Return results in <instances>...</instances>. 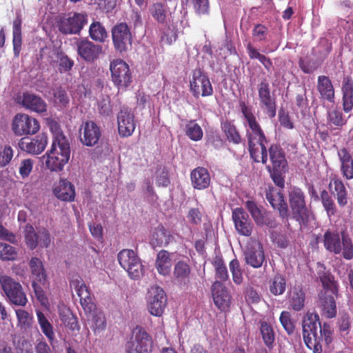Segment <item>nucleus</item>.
<instances>
[{"mask_svg": "<svg viewBox=\"0 0 353 353\" xmlns=\"http://www.w3.org/2000/svg\"><path fill=\"white\" fill-rule=\"evenodd\" d=\"M239 106L245 120V124L248 126L246 137L250 157L256 163L266 164L268 160L266 145L268 141L265 132L252 112V108L244 101H241Z\"/></svg>", "mask_w": 353, "mask_h": 353, "instance_id": "nucleus-1", "label": "nucleus"}, {"mask_svg": "<svg viewBox=\"0 0 353 353\" xmlns=\"http://www.w3.org/2000/svg\"><path fill=\"white\" fill-rule=\"evenodd\" d=\"M303 340L313 353H322L324 347L332 342L333 330L327 323L320 322L316 313H307L302 323Z\"/></svg>", "mask_w": 353, "mask_h": 353, "instance_id": "nucleus-2", "label": "nucleus"}, {"mask_svg": "<svg viewBox=\"0 0 353 353\" xmlns=\"http://www.w3.org/2000/svg\"><path fill=\"white\" fill-rule=\"evenodd\" d=\"M70 157V146L63 134L55 136L50 150L46 153V165L51 171H61Z\"/></svg>", "mask_w": 353, "mask_h": 353, "instance_id": "nucleus-3", "label": "nucleus"}, {"mask_svg": "<svg viewBox=\"0 0 353 353\" xmlns=\"http://www.w3.org/2000/svg\"><path fill=\"white\" fill-rule=\"evenodd\" d=\"M271 165L266 166L274 184L280 188L285 186V174L288 171V161L285 152L279 144L272 143L267 150Z\"/></svg>", "mask_w": 353, "mask_h": 353, "instance_id": "nucleus-4", "label": "nucleus"}, {"mask_svg": "<svg viewBox=\"0 0 353 353\" xmlns=\"http://www.w3.org/2000/svg\"><path fill=\"white\" fill-rule=\"evenodd\" d=\"M288 200L292 217L300 224H305L308 221L309 211L304 192L300 188L292 187L288 192Z\"/></svg>", "mask_w": 353, "mask_h": 353, "instance_id": "nucleus-5", "label": "nucleus"}, {"mask_svg": "<svg viewBox=\"0 0 353 353\" xmlns=\"http://www.w3.org/2000/svg\"><path fill=\"white\" fill-rule=\"evenodd\" d=\"M120 265L128 272L129 276L139 279L143 274V265L134 250L123 249L117 255Z\"/></svg>", "mask_w": 353, "mask_h": 353, "instance_id": "nucleus-6", "label": "nucleus"}, {"mask_svg": "<svg viewBox=\"0 0 353 353\" xmlns=\"http://www.w3.org/2000/svg\"><path fill=\"white\" fill-rule=\"evenodd\" d=\"M153 345L151 335L142 327L137 326L130 341L125 346L127 353H150Z\"/></svg>", "mask_w": 353, "mask_h": 353, "instance_id": "nucleus-7", "label": "nucleus"}, {"mask_svg": "<svg viewBox=\"0 0 353 353\" xmlns=\"http://www.w3.org/2000/svg\"><path fill=\"white\" fill-rule=\"evenodd\" d=\"M25 243L28 248L34 250L37 246L48 248L51 243V236L49 230L43 227L37 228L31 224H26L24 228Z\"/></svg>", "mask_w": 353, "mask_h": 353, "instance_id": "nucleus-8", "label": "nucleus"}, {"mask_svg": "<svg viewBox=\"0 0 353 353\" xmlns=\"http://www.w3.org/2000/svg\"><path fill=\"white\" fill-rule=\"evenodd\" d=\"M111 79L113 84L119 89H126L132 83V75L128 64L122 59L111 61L110 65Z\"/></svg>", "mask_w": 353, "mask_h": 353, "instance_id": "nucleus-9", "label": "nucleus"}, {"mask_svg": "<svg viewBox=\"0 0 353 353\" xmlns=\"http://www.w3.org/2000/svg\"><path fill=\"white\" fill-rule=\"evenodd\" d=\"M11 129L16 136L33 135L38 132L40 124L37 119L25 113H17L12 119Z\"/></svg>", "mask_w": 353, "mask_h": 353, "instance_id": "nucleus-10", "label": "nucleus"}, {"mask_svg": "<svg viewBox=\"0 0 353 353\" xmlns=\"http://www.w3.org/2000/svg\"><path fill=\"white\" fill-rule=\"evenodd\" d=\"M1 288L9 301L17 305L23 306L28 300L21 285L7 275H0Z\"/></svg>", "mask_w": 353, "mask_h": 353, "instance_id": "nucleus-11", "label": "nucleus"}, {"mask_svg": "<svg viewBox=\"0 0 353 353\" xmlns=\"http://www.w3.org/2000/svg\"><path fill=\"white\" fill-rule=\"evenodd\" d=\"M113 46L121 54L127 52L131 48L132 35L126 23H117L111 30Z\"/></svg>", "mask_w": 353, "mask_h": 353, "instance_id": "nucleus-12", "label": "nucleus"}, {"mask_svg": "<svg viewBox=\"0 0 353 353\" xmlns=\"http://www.w3.org/2000/svg\"><path fill=\"white\" fill-rule=\"evenodd\" d=\"M190 90L196 99L212 95L213 88L209 77L201 68H196L192 71V77L190 81Z\"/></svg>", "mask_w": 353, "mask_h": 353, "instance_id": "nucleus-13", "label": "nucleus"}, {"mask_svg": "<svg viewBox=\"0 0 353 353\" xmlns=\"http://www.w3.org/2000/svg\"><path fill=\"white\" fill-rule=\"evenodd\" d=\"M259 104L265 109V114L270 118H274L276 114V98L271 93L270 84L266 79H263L257 85Z\"/></svg>", "mask_w": 353, "mask_h": 353, "instance_id": "nucleus-14", "label": "nucleus"}, {"mask_svg": "<svg viewBox=\"0 0 353 353\" xmlns=\"http://www.w3.org/2000/svg\"><path fill=\"white\" fill-rule=\"evenodd\" d=\"M167 303L164 290L160 287L151 288L148 292L147 304L150 313L155 316H161Z\"/></svg>", "mask_w": 353, "mask_h": 353, "instance_id": "nucleus-15", "label": "nucleus"}, {"mask_svg": "<svg viewBox=\"0 0 353 353\" xmlns=\"http://www.w3.org/2000/svg\"><path fill=\"white\" fill-rule=\"evenodd\" d=\"M134 114L128 107L123 106L117 114L118 133L121 137H130L134 132L136 124Z\"/></svg>", "mask_w": 353, "mask_h": 353, "instance_id": "nucleus-16", "label": "nucleus"}, {"mask_svg": "<svg viewBox=\"0 0 353 353\" xmlns=\"http://www.w3.org/2000/svg\"><path fill=\"white\" fill-rule=\"evenodd\" d=\"M265 198L272 207L278 210L281 220L288 221L290 216L289 209L281 190H277L273 186H268L266 190Z\"/></svg>", "mask_w": 353, "mask_h": 353, "instance_id": "nucleus-17", "label": "nucleus"}, {"mask_svg": "<svg viewBox=\"0 0 353 353\" xmlns=\"http://www.w3.org/2000/svg\"><path fill=\"white\" fill-rule=\"evenodd\" d=\"M75 45L78 55L88 63H93L103 53L101 45L95 44L88 39H79Z\"/></svg>", "mask_w": 353, "mask_h": 353, "instance_id": "nucleus-18", "label": "nucleus"}, {"mask_svg": "<svg viewBox=\"0 0 353 353\" xmlns=\"http://www.w3.org/2000/svg\"><path fill=\"white\" fill-rule=\"evenodd\" d=\"M86 23V14L75 12L72 17L61 19L58 23V28L64 34H79Z\"/></svg>", "mask_w": 353, "mask_h": 353, "instance_id": "nucleus-19", "label": "nucleus"}, {"mask_svg": "<svg viewBox=\"0 0 353 353\" xmlns=\"http://www.w3.org/2000/svg\"><path fill=\"white\" fill-rule=\"evenodd\" d=\"M47 144L48 137L45 133L39 134L34 138L23 137L18 143L21 150L33 155H37L43 152Z\"/></svg>", "mask_w": 353, "mask_h": 353, "instance_id": "nucleus-20", "label": "nucleus"}, {"mask_svg": "<svg viewBox=\"0 0 353 353\" xmlns=\"http://www.w3.org/2000/svg\"><path fill=\"white\" fill-rule=\"evenodd\" d=\"M232 218L238 233L242 236H250L253 230V224L248 214L243 208H236L232 210Z\"/></svg>", "mask_w": 353, "mask_h": 353, "instance_id": "nucleus-21", "label": "nucleus"}, {"mask_svg": "<svg viewBox=\"0 0 353 353\" xmlns=\"http://www.w3.org/2000/svg\"><path fill=\"white\" fill-rule=\"evenodd\" d=\"M212 294L215 305L221 311H227L230 306L231 296L226 287L219 281L212 285Z\"/></svg>", "mask_w": 353, "mask_h": 353, "instance_id": "nucleus-22", "label": "nucleus"}, {"mask_svg": "<svg viewBox=\"0 0 353 353\" xmlns=\"http://www.w3.org/2000/svg\"><path fill=\"white\" fill-rule=\"evenodd\" d=\"M81 133V143L88 147L96 145L101 137V131L100 128L92 121L85 122L82 127Z\"/></svg>", "mask_w": 353, "mask_h": 353, "instance_id": "nucleus-23", "label": "nucleus"}, {"mask_svg": "<svg viewBox=\"0 0 353 353\" xmlns=\"http://www.w3.org/2000/svg\"><path fill=\"white\" fill-rule=\"evenodd\" d=\"M245 260L248 265L254 268L262 266L265 261V254L261 243H256L248 247L244 252Z\"/></svg>", "mask_w": 353, "mask_h": 353, "instance_id": "nucleus-24", "label": "nucleus"}, {"mask_svg": "<svg viewBox=\"0 0 353 353\" xmlns=\"http://www.w3.org/2000/svg\"><path fill=\"white\" fill-rule=\"evenodd\" d=\"M334 294L320 292L317 301V305L320 308L321 314L326 318L332 319L336 316L337 310Z\"/></svg>", "mask_w": 353, "mask_h": 353, "instance_id": "nucleus-25", "label": "nucleus"}, {"mask_svg": "<svg viewBox=\"0 0 353 353\" xmlns=\"http://www.w3.org/2000/svg\"><path fill=\"white\" fill-rule=\"evenodd\" d=\"M21 105L32 112L42 114L47 111V103L39 96L29 92H24L22 95Z\"/></svg>", "mask_w": 353, "mask_h": 353, "instance_id": "nucleus-26", "label": "nucleus"}, {"mask_svg": "<svg viewBox=\"0 0 353 353\" xmlns=\"http://www.w3.org/2000/svg\"><path fill=\"white\" fill-rule=\"evenodd\" d=\"M172 240L173 236L171 232L162 224H159L154 228L150 243L153 247H166Z\"/></svg>", "mask_w": 353, "mask_h": 353, "instance_id": "nucleus-27", "label": "nucleus"}, {"mask_svg": "<svg viewBox=\"0 0 353 353\" xmlns=\"http://www.w3.org/2000/svg\"><path fill=\"white\" fill-rule=\"evenodd\" d=\"M192 185L196 190H204L210 184L211 178L208 170L203 167H197L190 173Z\"/></svg>", "mask_w": 353, "mask_h": 353, "instance_id": "nucleus-28", "label": "nucleus"}, {"mask_svg": "<svg viewBox=\"0 0 353 353\" xmlns=\"http://www.w3.org/2000/svg\"><path fill=\"white\" fill-rule=\"evenodd\" d=\"M341 92L343 110L348 113L353 110V80L350 76L343 78Z\"/></svg>", "mask_w": 353, "mask_h": 353, "instance_id": "nucleus-29", "label": "nucleus"}, {"mask_svg": "<svg viewBox=\"0 0 353 353\" xmlns=\"http://www.w3.org/2000/svg\"><path fill=\"white\" fill-rule=\"evenodd\" d=\"M340 161V171L344 179L351 180L353 179V158L345 148H341L337 152Z\"/></svg>", "mask_w": 353, "mask_h": 353, "instance_id": "nucleus-30", "label": "nucleus"}, {"mask_svg": "<svg viewBox=\"0 0 353 353\" xmlns=\"http://www.w3.org/2000/svg\"><path fill=\"white\" fill-rule=\"evenodd\" d=\"M317 90L321 98L330 103L334 101L335 94L332 83L330 78L325 75H320L317 79Z\"/></svg>", "mask_w": 353, "mask_h": 353, "instance_id": "nucleus-31", "label": "nucleus"}, {"mask_svg": "<svg viewBox=\"0 0 353 353\" xmlns=\"http://www.w3.org/2000/svg\"><path fill=\"white\" fill-rule=\"evenodd\" d=\"M171 253L168 250H160L156 257L155 268L158 273L163 276H167L170 273L172 266Z\"/></svg>", "mask_w": 353, "mask_h": 353, "instance_id": "nucleus-32", "label": "nucleus"}, {"mask_svg": "<svg viewBox=\"0 0 353 353\" xmlns=\"http://www.w3.org/2000/svg\"><path fill=\"white\" fill-rule=\"evenodd\" d=\"M329 189L336 197L341 208H343L347 204V191L341 179H332L329 184Z\"/></svg>", "mask_w": 353, "mask_h": 353, "instance_id": "nucleus-33", "label": "nucleus"}, {"mask_svg": "<svg viewBox=\"0 0 353 353\" xmlns=\"http://www.w3.org/2000/svg\"><path fill=\"white\" fill-rule=\"evenodd\" d=\"M87 321L95 335L104 331L107 326L105 314L98 309L88 314Z\"/></svg>", "mask_w": 353, "mask_h": 353, "instance_id": "nucleus-34", "label": "nucleus"}, {"mask_svg": "<svg viewBox=\"0 0 353 353\" xmlns=\"http://www.w3.org/2000/svg\"><path fill=\"white\" fill-rule=\"evenodd\" d=\"M22 19L20 13H17L16 18L13 21L12 26V44L13 52L16 57H18L21 50L22 46Z\"/></svg>", "mask_w": 353, "mask_h": 353, "instance_id": "nucleus-35", "label": "nucleus"}, {"mask_svg": "<svg viewBox=\"0 0 353 353\" xmlns=\"http://www.w3.org/2000/svg\"><path fill=\"white\" fill-rule=\"evenodd\" d=\"M55 196L64 201H72L75 197L74 185L66 179L60 180L59 185L54 190Z\"/></svg>", "mask_w": 353, "mask_h": 353, "instance_id": "nucleus-36", "label": "nucleus"}, {"mask_svg": "<svg viewBox=\"0 0 353 353\" xmlns=\"http://www.w3.org/2000/svg\"><path fill=\"white\" fill-rule=\"evenodd\" d=\"M341 243L340 235L338 232L327 230L323 235V244L325 248L330 252L339 254L341 250Z\"/></svg>", "mask_w": 353, "mask_h": 353, "instance_id": "nucleus-37", "label": "nucleus"}, {"mask_svg": "<svg viewBox=\"0 0 353 353\" xmlns=\"http://www.w3.org/2000/svg\"><path fill=\"white\" fill-rule=\"evenodd\" d=\"M347 123V119L340 108L335 107L327 112V123L328 125L341 129Z\"/></svg>", "mask_w": 353, "mask_h": 353, "instance_id": "nucleus-38", "label": "nucleus"}, {"mask_svg": "<svg viewBox=\"0 0 353 353\" xmlns=\"http://www.w3.org/2000/svg\"><path fill=\"white\" fill-rule=\"evenodd\" d=\"M29 265L34 276L33 280H37L41 284L46 285L47 276L41 259L32 257L30 261Z\"/></svg>", "mask_w": 353, "mask_h": 353, "instance_id": "nucleus-39", "label": "nucleus"}, {"mask_svg": "<svg viewBox=\"0 0 353 353\" xmlns=\"http://www.w3.org/2000/svg\"><path fill=\"white\" fill-rule=\"evenodd\" d=\"M305 296L303 289L300 287H294L289 296L290 307L294 311L301 310L305 305Z\"/></svg>", "mask_w": 353, "mask_h": 353, "instance_id": "nucleus-40", "label": "nucleus"}, {"mask_svg": "<svg viewBox=\"0 0 353 353\" xmlns=\"http://www.w3.org/2000/svg\"><path fill=\"white\" fill-rule=\"evenodd\" d=\"M221 127L229 142L236 145L241 143L242 137L240 132L232 122L226 120L221 123Z\"/></svg>", "mask_w": 353, "mask_h": 353, "instance_id": "nucleus-41", "label": "nucleus"}, {"mask_svg": "<svg viewBox=\"0 0 353 353\" xmlns=\"http://www.w3.org/2000/svg\"><path fill=\"white\" fill-rule=\"evenodd\" d=\"M149 12L157 23L164 24L166 22V6L163 2L157 1L151 4Z\"/></svg>", "mask_w": 353, "mask_h": 353, "instance_id": "nucleus-42", "label": "nucleus"}, {"mask_svg": "<svg viewBox=\"0 0 353 353\" xmlns=\"http://www.w3.org/2000/svg\"><path fill=\"white\" fill-rule=\"evenodd\" d=\"M89 35L93 41L99 43H103L108 38L105 27L99 21H94L90 24Z\"/></svg>", "mask_w": 353, "mask_h": 353, "instance_id": "nucleus-43", "label": "nucleus"}, {"mask_svg": "<svg viewBox=\"0 0 353 353\" xmlns=\"http://www.w3.org/2000/svg\"><path fill=\"white\" fill-rule=\"evenodd\" d=\"M245 205L256 225H263L265 224V212L262 211L255 201L248 200L245 201Z\"/></svg>", "mask_w": 353, "mask_h": 353, "instance_id": "nucleus-44", "label": "nucleus"}, {"mask_svg": "<svg viewBox=\"0 0 353 353\" xmlns=\"http://www.w3.org/2000/svg\"><path fill=\"white\" fill-rule=\"evenodd\" d=\"M319 279L322 283L323 290L321 292H326L327 294H332L336 296L338 294V285L334 280V277L330 273H323L319 276Z\"/></svg>", "mask_w": 353, "mask_h": 353, "instance_id": "nucleus-45", "label": "nucleus"}, {"mask_svg": "<svg viewBox=\"0 0 353 353\" xmlns=\"http://www.w3.org/2000/svg\"><path fill=\"white\" fill-rule=\"evenodd\" d=\"M38 322L40 325L42 332L48 338L50 343L52 344L54 340V333L53 331V327L46 317L44 314L40 311L37 312Z\"/></svg>", "mask_w": 353, "mask_h": 353, "instance_id": "nucleus-46", "label": "nucleus"}, {"mask_svg": "<svg viewBox=\"0 0 353 353\" xmlns=\"http://www.w3.org/2000/svg\"><path fill=\"white\" fill-rule=\"evenodd\" d=\"M286 289V280L284 276L277 274L270 283V292L275 295H281Z\"/></svg>", "mask_w": 353, "mask_h": 353, "instance_id": "nucleus-47", "label": "nucleus"}, {"mask_svg": "<svg viewBox=\"0 0 353 353\" xmlns=\"http://www.w3.org/2000/svg\"><path fill=\"white\" fill-rule=\"evenodd\" d=\"M215 269V276L216 279L222 281L228 280L229 278L227 267L223 258L220 256H216L212 262Z\"/></svg>", "mask_w": 353, "mask_h": 353, "instance_id": "nucleus-48", "label": "nucleus"}, {"mask_svg": "<svg viewBox=\"0 0 353 353\" xmlns=\"http://www.w3.org/2000/svg\"><path fill=\"white\" fill-rule=\"evenodd\" d=\"M191 273L190 265L184 261H179L174 268L173 274L175 279L182 281L189 277Z\"/></svg>", "mask_w": 353, "mask_h": 353, "instance_id": "nucleus-49", "label": "nucleus"}, {"mask_svg": "<svg viewBox=\"0 0 353 353\" xmlns=\"http://www.w3.org/2000/svg\"><path fill=\"white\" fill-rule=\"evenodd\" d=\"M320 199L327 216H334L336 212V207L332 196L327 190H323L321 192Z\"/></svg>", "mask_w": 353, "mask_h": 353, "instance_id": "nucleus-50", "label": "nucleus"}, {"mask_svg": "<svg viewBox=\"0 0 353 353\" xmlns=\"http://www.w3.org/2000/svg\"><path fill=\"white\" fill-rule=\"evenodd\" d=\"M185 134L192 141H200L203 136L201 126L194 120L190 121L185 125Z\"/></svg>", "mask_w": 353, "mask_h": 353, "instance_id": "nucleus-51", "label": "nucleus"}, {"mask_svg": "<svg viewBox=\"0 0 353 353\" xmlns=\"http://www.w3.org/2000/svg\"><path fill=\"white\" fill-rule=\"evenodd\" d=\"M260 332L265 344L268 347L271 348L274 342V332L269 323L263 321L261 323Z\"/></svg>", "mask_w": 353, "mask_h": 353, "instance_id": "nucleus-52", "label": "nucleus"}, {"mask_svg": "<svg viewBox=\"0 0 353 353\" xmlns=\"http://www.w3.org/2000/svg\"><path fill=\"white\" fill-rule=\"evenodd\" d=\"M53 101L55 106L63 108L68 105L70 99L67 92L62 88H59L54 90Z\"/></svg>", "mask_w": 353, "mask_h": 353, "instance_id": "nucleus-53", "label": "nucleus"}, {"mask_svg": "<svg viewBox=\"0 0 353 353\" xmlns=\"http://www.w3.org/2000/svg\"><path fill=\"white\" fill-rule=\"evenodd\" d=\"M252 35L254 41L265 42L268 41L269 30L263 24H256L252 29Z\"/></svg>", "mask_w": 353, "mask_h": 353, "instance_id": "nucleus-54", "label": "nucleus"}, {"mask_svg": "<svg viewBox=\"0 0 353 353\" xmlns=\"http://www.w3.org/2000/svg\"><path fill=\"white\" fill-rule=\"evenodd\" d=\"M343 245V256L347 260H350L353 258V243L351 239L348 236L345 232H341Z\"/></svg>", "mask_w": 353, "mask_h": 353, "instance_id": "nucleus-55", "label": "nucleus"}, {"mask_svg": "<svg viewBox=\"0 0 353 353\" xmlns=\"http://www.w3.org/2000/svg\"><path fill=\"white\" fill-rule=\"evenodd\" d=\"M57 56L59 58V70L60 72L70 71L73 65L74 61L62 52L57 51Z\"/></svg>", "mask_w": 353, "mask_h": 353, "instance_id": "nucleus-56", "label": "nucleus"}, {"mask_svg": "<svg viewBox=\"0 0 353 353\" xmlns=\"http://www.w3.org/2000/svg\"><path fill=\"white\" fill-rule=\"evenodd\" d=\"M17 251L13 246L3 243L0 253V259L3 261H14L17 258Z\"/></svg>", "mask_w": 353, "mask_h": 353, "instance_id": "nucleus-57", "label": "nucleus"}, {"mask_svg": "<svg viewBox=\"0 0 353 353\" xmlns=\"http://www.w3.org/2000/svg\"><path fill=\"white\" fill-rule=\"evenodd\" d=\"M70 285L74 288L80 301L91 296L88 287L83 282L79 280H74L71 282Z\"/></svg>", "mask_w": 353, "mask_h": 353, "instance_id": "nucleus-58", "label": "nucleus"}, {"mask_svg": "<svg viewBox=\"0 0 353 353\" xmlns=\"http://www.w3.org/2000/svg\"><path fill=\"white\" fill-rule=\"evenodd\" d=\"M232 274L233 281L239 285L243 282L242 271L239 261L236 259L232 260L229 264Z\"/></svg>", "mask_w": 353, "mask_h": 353, "instance_id": "nucleus-59", "label": "nucleus"}, {"mask_svg": "<svg viewBox=\"0 0 353 353\" xmlns=\"http://www.w3.org/2000/svg\"><path fill=\"white\" fill-rule=\"evenodd\" d=\"M16 314L18 319L19 325L21 329L26 330L31 326L32 319L28 312L20 309L16 310Z\"/></svg>", "mask_w": 353, "mask_h": 353, "instance_id": "nucleus-60", "label": "nucleus"}, {"mask_svg": "<svg viewBox=\"0 0 353 353\" xmlns=\"http://www.w3.org/2000/svg\"><path fill=\"white\" fill-rule=\"evenodd\" d=\"M280 322L288 334L294 332L295 325L292 320L291 314L288 311H283L280 314Z\"/></svg>", "mask_w": 353, "mask_h": 353, "instance_id": "nucleus-61", "label": "nucleus"}, {"mask_svg": "<svg viewBox=\"0 0 353 353\" xmlns=\"http://www.w3.org/2000/svg\"><path fill=\"white\" fill-rule=\"evenodd\" d=\"M45 285L41 284L37 280H32V287L34 290V293L37 300L42 304H45L48 301V299L46 296V293L43 289L42 286Z\"/></svg>", "mask_w": 353, "mask_h": 353, "instance_id": "nucleus-62", "label": "nucleus"}, {"mask_svg": "<svg viewBox=\"0 0 353 353\" xmlns=\"http://www.w3.org/2000/svg\"><path fill=\"white\" fill-rule=\"evenodd\" d=\"M98 110L103 117H108L112 113V105L109 97L103 98L98 103Z\"/></svg>", "mask_w": 353, "mask_h": 353, "instance_id": "nucleus-63", "label": "nucleus"}, {"mask_svg": "<svg viewBox=\"0 0 353 353\" xmlns=\"http://www.w3.org/2000/svg\"><path fill=\"white\" fill-rule=\"evenodd\" d=\"M192 3L195 12L198 14L208 13L209 10L208 0H192Z\"/></svg>", "mask_w": 353, "mask_h": 353, "instance_id": "nucleus-64", "label": "nucleus"}]
</instances>
